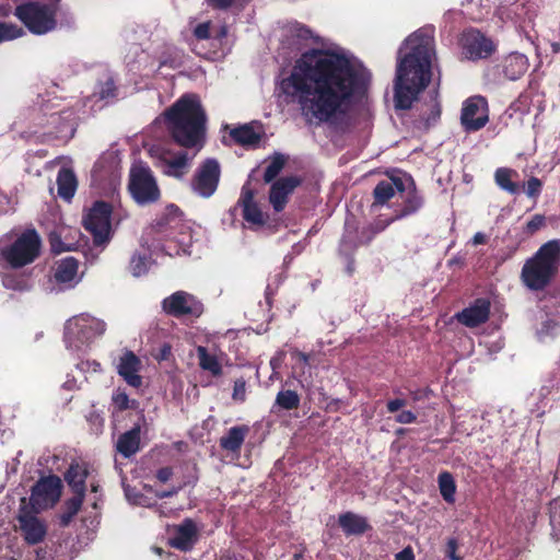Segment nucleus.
<instances>
[{"label":"nucleus","mask_w":560,"mask_h":560,"mask_svg":"<svg viewBox=\"0 0 560 560\" xmlns=\"http://www.w3.org/2000/svg\"><path fill=\"white\" fill-rule=\"evenodd\" d=\"M370 80V72L345 54L311 48L295 60L278 89L304 117L338 129L341 117L366 93Z\"/></svg>","instance_id":"1"},{"label":"nucleus","mask_w":560,"mask_h":560,"mask_svg":"<svg viewBox=\"0 0 560 560\" xmlns=\"http://www.w3.org/2000/svg\"><path fill=\"white\" fill-rule=\"evenodd\" d=\"M406 43L409 52L399 59L394 80V103L396 109L408 110L425 90L432 79V38L420 31L411 34Z\"/></svg>","instance_id":"2"},{"label":"nucleus","mask_w":560,"mask_h":560,"mask_svg":"<svg viewBox=\"0 0 560 560\" xmlns=\"http://www.w3.org/2000/svg\"><path fill=\"white\" fill-rule=\"evenodd\" d=\"M167 130L180 147H203L207 116L196 95H184L164 113Z\"/></svg>","instance_id":"3"},{"label":"nucleus","mask_w":560,"mask_h":560,"mask_svg":"<svg viewBox=\"0 0 560 560\" xmlns=\"http://www.w3.org/2000/svg\"><path fill=\"white\" fill-rule=\"evenodd\" d=\"M560 271V240L544 243L527 258L521 270V281L529 291H544Z\"/></svg>","instance_id":"4"},{"label":"nucleus","mask_w":560,"mask_h":560,"mask_svg":"<svg viewBox=\"0 0 560 560\" xmlns=\"http://www.w3.org/2000/svg\"><path fill=\"white\" fill-rule=\"evenodd\" d=\"M57 7L40 2H28L15 9V15L34 34H46L56 25Z\"/></svg>","instance_id":"5"},{"label":"nucleus","mask_w":560,"mask_h":560,"mask_svg":"<svg viewBox=\"0 0 560 560\" xmlns=\"http://www.w3.org/2000/svg\"><path fill=\"white\" fill-rule=\"evenodd\" d=\"M40 237L35 230L22 233L15 242L1 249V256L12 268H22L39 255Z\"/></svg>","instance_id":"6"},{"label":"nucleus","mask_w":560,"mask_h":560,"mask_svg":"<svg viewBox=\"0 0 560 560\" xmlns=\"http://www.w3.org/2000/svg\"><path fill=\"white\" fill-rule=\"evenodd\" d=\"M38 513L39 511L27 505L26 498L21 499L16 521L19 532L27 545H38L46 539L48 524L45 518L38 516Z\"/></svg>","instance_id":"7"},{"label":"nucleus","mask_w":560,"mask_h":560,"mask_svg":"<svg viewBox=\"0 0 560 560\" xmlns=\"http://www.w3.org/2000/svg\"><path fill=\"white\" fill-rule=\"evenodd\" d=\"M106 330V324L90 315L75 316L67 322L65 328L66 339L74 348H80L97 336H102Z\"/></svg>","instance_id":"8"},{"label":"nucleus","mask_w":560,"mask_h":560,"mask_svg":"<svg viewBox=\"0 0 560 560\" xmlns=\"http://www.w3.org/2000/svg\"><path fill=\"white\" fill-rule=\"evenodd\" d=\"M110 205L96 201L83 218V225L92 234L97 246H103L110 240Z\"/></svg>","instance_id":"9"},{"label":"nucleus","mask_w":560,"mask_h":560,"mask_svg":"<svg viewBox=\"0 0 560 560\" xmlns=\"http://www.w3.org/2000/svg\"><path fill=\"white\" fill-rule=\"evenodd\" d=\"M129 190L138 203H151L159 199L160 189L151 170L136 164L130 170Z\"/></svg>","instance_id":"10"},{"label":"nucleus","mask_w":560,"mask_h":560,"mask_svg":"<svg viewBox=\"0 0 560 560\" xmlns=\"http://www.w3.org/2000/svg\"><path fill=\"white\" fill-rule=\"evenodd\" d=\"M62 490L61 479L55 475L40 478L32 488L27 505L35 511H43L54 506L60 499Z\"/></svg>","instance_id":"11"},{"label":"nucleus","mask_w":560,"mask_h":560,"mask_svg":"<svg viewBox=\"0 0 560 560\" xmlns=\"http://www.w3.org/2000/svg\"><path fill=\"white\" fill-rule=\"evenodd\" d=\"M489 122V104L485 96L474 95L463 102L460 125L465 132L481 130Z\"/></svg>","instance_id":"12"},{"label":"nucleus","mask_w":560,"mask_h":560,"mask_svg":"<svg viewBox=\"0 0 560 560\" xmlns=\"http://www.w3.org/2000/svg\"><path fill=\"white\" fill-rule=\"evenodd\" d=\"M319 42L320 37L301 22L289 21L281 27L280 44L289 52H299L310 44H318Z\"/></svg>","instance_id":"13"},{"label":"nucleus","mask_w":560,"mask_h":560,"mask_svg":"<svg viewBox=\"0 0 560 560\" xmlns=\"http://www.w3.org/2000/svg\"><path fill=\"white\" fill-rule=\"evenodd\" d=\"M462 54L468 60H480L489 58L495 51L493 40L487 37L477 28L465 30L459 38Z\"/></svg>","instance_id":"14"},{"label":"nucleus","mask_w":560,"mask_h":560,"mask_svg":"<svg viewBox=\"0 0 560 560\" xmlns=\"http://www.w3.org/2000/svg\"><path fill=\"white\" fill-rule=\"evenodd\" d=\"M221 175L220 165L214 159H207L195 172L191 190L202 198L211 197L218 188Z\"/></svg>","instance_id":"15"},{"label":"nucleus","mask_w":560,"mask_h":560,"mask_svg":"<svg viewBox=\"0 0 560 560\" xmlns=\"http://www.w3.org/2000/svg\"><path fill=\"white\" fill-rule=\"evenodd\" d=\"M163 310L175 317L183 315L199 316L202 305L191 295L184 291H177L166 298L162 303Z\"/></svg>","instance_id":"16"},{"label":"nucleus","mask_w":560,"mask_h":560,"mask_svg":"<svg viewBox=\"0 0 560 560\" xmlns=\"http://www.w3.org/2000/svg\"><path fill=\"white\" fill-rule=\"evenodd\" d=\"M301 183L302 179L294 175L280 177L272 183L269 190V202L276 212H281L285 208L289 196Z\"/></svg>","instance_id":"17"},{"label":"nucleus","mask_w":560,"mask_h":560,"mask_svg":"<svg viewBox=\"0 0 560 560\" xmlns=\"http://www.w3.org/2000/svg\"><path fill=\"white\" fill-rule=\"evenodd\" d=\"M491 303L486 298H479L474 301L468 307L456 313L455 318L458 323L469 328H475L485 324L490 316Z\"/></svg>","instance_id":"18"},{"label":"nucleus","mask_w":560,"mask_h":560,"mask_svg":"<svg viewBox=\"0 0 560 560\" xmlns=\"http://www.w3.org/2000/svg\"><path fill=\"white\" fill-rule=\"evenodd\" d=\"M140 369L141 361L132 351H125L119 358L117 373L128 385L135 388L142 385V377L139 375Z\"/></svg>","instance_id":"19"},{"label":"nucleus","mask_w":560,"mask_h":560,"mask_svg":"<svg viewBox=\"0 0 560 560\" xmlns=\"http://www.w3.org/2000/svg\"><path fill=\"white\" fill-rule=\"evenodd\" d=\"M198 533L195 523L186 518L182 524L176 525L170 537V545L178 550H190L197 541Z\"/></svg>","instance_id":"20"},{"label":"nucleus","mask_w":560,"mask_h":560,"mask_svg":"<svg viewBox=\"0 0 560 560\" xmlns=\"http://www.w3.org/2000/svg\"><path fill=\"white\" fill-rule=\"evenodd\" d=\"M407 180L409 182V188L406 192L401 208L395 211V220L412 215L423 206V197L418 192L413 178L408 176Z\"/></svg>","instance_id":"21"},{"label":"nucleus","mask_w":560,"mask_h":560,"mask_svg":"<svg viewBox=\"0 0 560 560\" xmlns=\"http://www.w3.org/2000/svg\"><path fill=\"white\" fill-rule=\"evenodd\" d=\"M528 66V59L525 55L512 52L502 61V73L508 80L515 81L526 73Z\"/></svg>","instance_id":"22"},{"label":"nucleus","mask_w":560,"mask_h":560,"mask_svg":"<svg viewBox=\"0 0 560 560\" xmlns=\"http://www.w3.org/2000/svg\"><path fill=\"white\" fill-rule=\"evenodd\" d=\"M338 524L346 536L362 535L371 528L364 516L353 512H345L340 514L338 517Z\"/></svg>","instance_id":"23"},{"label":"nucleus","mask_w":560,"mask_h":560,"mask_svg":"<svg viewBox=\"0 0 560 560\" xmlns=\"http://www.w3.org/2000/svg\"><path fill=\"white\" fill-rule=\"evenodd\" d=\"M194 156H189L187 152H180L174 158H163V173L175 178H183L189 171L190 162Z\"/></svg>","instance_id":"24"},{"label":"nucleus","mask_w":560,"mask_h":560,"mask_svg":"<svg viewBox=\"0 0 560 560\" xmlns=\"http://www.w3.org/2000/svg\"><path fill=\"white\" fill-rule=\"evenodd\" d=\"M89 471L84 464L73 463L65 475V479L74 494L85 495V480Z\"/></svg>","instance_id":"25"},{"label":"nucleus","mask_w":560,"mask_h":560,"mask_svg":"<svg viewBox=\"0 0 560 560\" xmlns=\"http://www.w3.org/2000/svg\"><path fill=\"white\" fill-rule=\"evenodd\" d=\"M425 107L427 109L420 113L419 118L416 119L415 124L417 128L427 131L440 121L442 108L436 97H431L425 104Z\"/></svg>","instance_id":"26"},{"label":"nucleus","mask_w":560,"mask_h":560,"mask_svg":"<svg viewBox=\"0 0 560 560\" xmlns=\"http://www.w3.org/2000/svg\"><path fill=\"white\" fill-rule=\"evenodd\" d=\"M140 448V428L135 427L122 433L116 443V450L124 457L128 458L136 454Z\"/></svg>","instance_id":"27"},{"label":"nucleus","mask_w":560,"mask_h":560,"mask_svg":"<svg viewBox=\"0 0 560 560\" xmlns=\"http://www.w3.org/2000/svg\"><path fill=\"white\" fill-rule=\"evenodd\" d=\"M514 178H518V173L513 168L499 167L494 172L495 184L510 195H518L521 191V186Z\"/></svg>","instance_id":"28"},{"label":"nucleus","mask_w":560,"mask_h":560,"mask_svg":"<svg viewBox=\"0 0 560 560\" xmlns=\"http://www.w3.org/2000/svg\"><path fill=\"white\" fill-rule=\"evenodd\" d=\"M58 195L69 200L73 197L77 189V178L74 173L68 168H61L57 176Z\"/></svg>","instance_id":"29"},{"label":"nucleus","mask_w":560,"mask_h":560,"mask_svg":"<svg viewBox=\"0 0 560 560\" xmlns=\"http://www.w3.org/2000/svg\"><path fill=\"white\" fill-rule=\"evenodd\" d=\"M85 495L74 494L73 497L66 500L62 512L59 515V524L62 527L69 526L73 517L80 511Z\"/></svg>","instance_id":"30"},{"label":"nucleus","mask_w":560,"mask_h":560,"mask_svg":"<svg viewBox=\"0 0 560 560\" xmlns=\"http://www.w3.org/2000/svg\"><path fill=\"white\" fill-rule=\"evenodd\" d=\"M244 438L245 429L243 427H234L220 439V445L225 451L237 452L242 446Z\"/></svg>","instance_id":"31"},{"label":"nucleus","mask_w":560,"mask_h":560,"mask_svg":"<svg viewBox=\"0 0 560 560\" xmlns=\"http://www.w3.org/2000/svg\"><path fill=\"white\" fill-rule=\"evenodd\" d=\"M78 271V261L72 257L62 259L55 271V279L58 282L66 283L74 279Z\"/></svg>","instance_id":"32"},{"label":"nucleus","mask_w":560,"mask_h":560,"mask_svg":"<svg viewBox=\"0 0 560 560\" xmlns=\"http://www.w3.org/2000/svg\"><path fill=\"white\" fill-rule=\"evenodd\" d=\"M439 489L442 498L447 503H454L456 493V483L454 477L448 471H443L438 477Z\"/></svg>","instance_id":"33"},{"label":"nucleus","mask_w":560,"mask_h":560,"mask_svg":"<svg viewBox=\"0 0 560 560\" xmlns=\"http://www.w3.org/2000/svg\"><path fill=\"white\" fill-rule=\"evenodd\" d=\"M300 395L295 390L283 389L277 394L276 405L283 410H293L300 406Z\"/></svg>","instance_id":"34"},{"label":"nucleus","mask_w":560,"mask_h":560,"mask_svg":"<svg viewBox=\"0 0 560 560\" xmlns=\"http://www.w3.org/2000/svg\"><path fill=\"white\" fill-rule=\"evenodd\" d=\"M393 184L387 180H381L373 189L375 206H383L394 197Z\"/></svg>","instance_id":"35"},{"label":"nucleus","mask_w":560,"mask_h":560,"mask_svg":"<svg viewBox=\"0 0 560 560\" xmlns=\"http://www.w3.org/2000/svg\"><path fill=\"white\" fill-rule=\"evenodd\" d=\"M254 195L247 189V222L256 225H265L269 215L262 212L256 205L252 203Z\"/></svg>","instance_id":"36"},{"label":"nucleus","mask_w":560,"mask_h":560,"mask_svg":"<svg viewBox=\"0 0 560 560\" xmlns=\"http://www.w3.org/2000/svg\"><path fill=\"white\" fill-rule=\"evenodd\" d=\"M197 354L199 359V365L201 369L210 371L213 374H219L221 366L214 355L208 353L205 347L199 346L197 348Z\"/></svg>","instance_id":"37"},{"label":"nucleus","mask_w":560,"mask_h":560,"mask_svg":"<svg viewBox=\"0 0 560 560\" xmlns=\"http://www.w3.org/2000/svg\"><path fill=\"white\" fill-rule=\"evenodd\" d=\"M287 162V159L281 153H276L268 164L264 173V179L266 183L272 182L279 173L282 171Z\"/></svg>","instance_id":"38"},{"label":"nucleus","mask_w":560,"mask_h":560,"mask_svg":"<svg viewBox=\"0 0 560 560\" xmlns=\"http://www.w3.org/2000/svg\"><path fill=\"white\" fill-rule=\"evenodd\" d=\"M224 130L229 131V137L223 136V142L225 144H240L242 147L245 145V126H238L235 128H230L228 125L223 127Z\"/></svg>","instance_id":"39"},{"label":"nucleus","mask_w":560,"mask_h":560,"mask_svg":"<svg viewBox=\"0 0 560 560\" xmlns=\"http://www.w3.org/2000/svg\"><path fill=\"white\" fill-rule=\"evenodd\" d=\"M542 182L536 176H532L523 186L526 196L530 199L537 200L542 190Z\"/></svg>","instance_id":"40"},{"label":"nucleus","mask_w":560,"mask_h":560,"mask_svg":"<svg viewBox=\"0 0 560 560\" xmlns=\"http://www.w3.org/2000/svg\"><path fill=\"white\" fill-rule=\"evenodd\" d=\"M559 325L560 322L558 319L547 318L541 323L540 328L537 330L538 338L544 340L547 337H553Z\"/></svg>","instance_id":"41"},{"label":"nucleus","mask_w":560,"mask_h":560,"mask_svg":"<svg viewBox=\"0 0 560 560\" xmlns=\"http://www.w3.org/2000/svg\"><path fill=\"white\" fill-rule=\"evenodd\" d=\"M22 34V28L18 27L16 25L0 23V42L18 38Z\"/></svg>","instance_id":"42"},{"label":"nucleus","mask_w":560,"mask_h":560,"mask_svg":"<svg viewBox=\"0 0 560 560\" xmlns=\"http://www.w3.org/2000/svg\"><path fill=\"white\" fill-rule=\"evenodd\" d=\"M130 269L135 277L144 275L148 270L147 259L140 255H135L130 261Z\"/></svg>","instance_id":"43"},{"label":"nucleus","mask_w":560,"mask_h":560,"mask_svg":"<svg viewBox=\"0 0 560 560\" xmlns=\"http://www.w3.org/2000/svg\"><path fill=\"white\" fill-rule=\"evenodd\" d=\"M49 243L52 252L57 254L72 249L70 244H66L61 241V234L58 232H51L49 234Z\"/></svg>","instance_id":"44"},{"label":"nucleus","mask_w":560,"mask_h":560,"mask_svg":"<svg viewBox=\"0 0 560 560\" xmlns=\"http://www.w3.org/2000/svg\"><path fill=\"white\" fill-rule=\"evenodd\" d=\"M254 124V121L247 122V148H256L264 136V131L256 130Z\"/></svg>","instance_id":"45"},{"label":"nucleus","mask_w":560,"mask_h":560,"mask_svg":"<svg viewBox=\"0 0 560 560\" xmlns=\"http://www.w3.org/2000/svg\"><path fill=\"white\" fill-rule=\"evenodd\" d=\"M546 224V218L544 214H535L533 218L526 223L525 232L527 234H535Z\"/></svg>","instance_id":"46"},{"label":"nucleus","mask_w":560,"mask_h":560,"mask_svg":"<svg viewBox=\"0 0 560 560\" xmlns=\"http://www.w3.org/2000/svg\"><path fill=\"white\" fill-rule=\"evenodd\" d=\"M116 88L114 81L108 79L105 83H103L97 92L100 100H107L115 97Z\"/></svg>","instance_id":"47"},{"label":"nucleus","mask_w":560,"mask_h":560,"mask_svg":"<svg viewBox=\"0 0 560 560\" xmlns=\"http://www.w3.org/2000/svg\"><path fill=\"white\" fill-rule=\"evenodd\" d=\"M458 540L454 537L450 538L445 547V557L450 560H462V557L457 555Z\"/></svg>","instance_id":"48"},{"label":"nucleus","mask_w":560,"mask_h":560,"mask_svg":"<svg viewBox=\"0 0 560 560\" xmlns=\"http://www.w3.org/2000/svg\"><path fill=\"white\" fill-rule=\"evenodd\" d=\"M377 231L372 226L362 229L359 237L358 245H368L375 237Z\"/></svg>","instance_id":"49"},{"label":"nucleus","mask_w":560,"mask_h":560,"mask_svg":"<svg viewBox=\"0 0 560 560\" xmlns=\"http://www.w3.org/2000/svg\"><path fill=\"white\" fill-rule=\"evenodd\" d=\"M113 401L119 410H126L129 408V398L128 395L124 392H117L113 396Z\"/></svg>","instance_id":"50"},{"label":"nucleus","mask_w":560,"mask_h":560,"mask_svg":"<svg viewBox=\"0 0 560 560\" xmlns=\"http://www.w3.org/2000/svg\"><path fill=\"white\" fill-rule=\"evenodd\" d=\"M210 22L200 23L195 27L194 35L198 39H208L210 37Z\"/></svg>","instance_id":"51"},{"label":"nucleus","mask_w":560,"mask_h":560,"mask_svg":"<svg viewBox=\"0 0 560 560\" xmlns=\"http://www.w3.org/2000/svg\"><path fill=\"white\" fill-rule=\"evenodd\" d=\"M393 184V187H394V191L397 190L398 192H407L408 191V188H409V182L407 180V178H402V177H399V176H392L390 177V182Z\"/></svg>","instance_id":"52"},{"label":"nucleus","mask_w":560,"mask_h":560,"mask_svg":"<svg viewBox=\"0 0 560 560\" xmlns=\"http://www.w3.org/2000/svg\"><path fill=\"white\" fill-rule=\"evenodd\" d=\"M416 420H417L416 413L410 410H404L396 416V421L398 423H402V424L413 423V422H416Z\"/></svg>","instance_id":"53"},{"label":"nucleus","mask_w":560,"mask_h":560,"mask_svg":"<svg viewBox=\"0 0 560 560\" xmlns=\"http://www.w3.org/2000/svg\"><path fill=\"white\" fill-rule=\"evenodd\" d=\"M406 404L407 402L405 399L396 398V399L388 400L386 404V408H387L388 412L394 413V412H397L402 407H405Z\"/></svg>","instance_id":"54"},{"label":"nucleus","mask_w":560,"mask_h":560,"mask_svg":"<svg viewBox=\"0 0 560 560\" xmlns=\"http://www.w3.org/2000/svg\"><path fill=\"white\" fill-rule=\"evenodd\" d=\"M207 3L213 8L219 10H225L230 8L235 0H206Z\"/></svg>","instance_id":"55"},{"label":"nucleus","mask_w":560,"mask_h":560,"mask_svg":"<svg viewBox=\"0 0 560 560\" xmlns=\"http://www.w3.org/2000/svg\"><path fill=\"white\" fill-rule=\"evenodd\" d=\"M234 211L240 212L242 218L245 219V186H243L241 189V195L236 203V207L234 208Z\"/></svg>","instance_id":"56"},{"label":"nucleus","mask_w":560,"mask_h":560,"mask_svg":"<svg viewBox=\"0 0 560 560\" xmlns=\"http://www.w3.org/2000/svg\"><path fill=\"white\" fill-rule=\"evenodd\" d=\"M396 560H415V553L410 547H407L396 553Z\"/></svg>","instance_id":"57"},{"label":"nucleus","mask_w":560,"mask_h":560,"mask_svg":"<svg viewBox=\"0 0 560 560\" xmlns=\"http://www.w3.org/2000/svg\"><path fill=\"white\" fill-rule=\"evenodd\" d=\"M173 472H172V469L170 467H163L161 468L158 474H156V477L158 479L161 481V482H166L170 480V478L172 477Z\"/></svg>","instance_id":"58"},{"label":"nucleus","mask_w":560,"mask_h":560,"mask_svg":"<svg viewBox=\"0 0 560 560\" xmlns=\"http://www.w3.org/2000/svg\"><path fill=\"white\" fill-rule=\"evenodd\" d=\"M171 350H172V348L170 345H167V343L163 345L160 349L159 354L156 355V359L160 361L167 360L171 355Z\"/></svg>","instance_id":"59"},{"label":"nucleus","mask_w":560,"mask_h":560,"mask_svg":"<svg viewBox=\"0 0 560 560\" xmlns=\"http://www.w3.org/2000/svg\"><path fill=\"white\" fill-rule=\"evenodd\" d=\"M487 243V235L482 232H477L472 237L474 245H481Z\"/></svg>","instance_id":"60"},{"label":"nucleus","mask_w":560,"mask_h":560,"mask_svg":"<svg viewBox=\"0 0 560 560\" xmlns=\"http://www.w3.org/2000/svg\"><path fill=\"white\" fill-rule=\"evenodd\" d=\"M179 209L174 206V205H171L170 207H167V215H172V217H175L177 214H179Z\"/></svg>","instance_id":"61"},{"label":"nucleus","mask_w":560,"mask_h":560,"mask_svg":"<svg viewBox=\"0 0 560 560\" xmlns=\"http://www.w3.org/2000/svg\"><path fill=\"white\" fill-rule=\"evenodd\" d=\"M176 493V490L175 489H172V490H168V491H163V492H159L158 493V497L163 499V498H168V497H172Z\"/></svg>","instance_id":"62"},{"label":"nucleus","mask_w":560,"mask_h":560,"mask_svg":"<svg viewBox=\"0 0 560 560\" xmlns=\"http://www.w3.org/2000/svg\"><path fill=\"white\" fill-rule=\"evenodd\" d=\"M243 387H244V384H238V383L235 384L234 397H237L238 395H241V390Z\"/></svg>","instance_id":"63"},{"label":"nucleus","mask_w":560,"mask_h":560,"mask_svg":"<svg viewBox=\"0 0 560 560\" xmlns=\"http://www.w3.org/2000/svg\"><path fill=\"white\" fill-rule=\"evenodd\" d=\"M353 265H354V260L351 259L350 262L348 264V267H347V270H348L349 275H352V272L354 271Z\"/></svg>","instance_id":"64"}]
</instances>
